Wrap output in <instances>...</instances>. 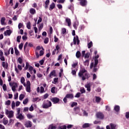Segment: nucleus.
<instances>
[{
    "label": "nucleus",
    "mask_w": 129,
    "mask_h": 129,
    "mask_svg": "<svg viewBox=\"0 0 129 129\" xmlns=\"http://www.w3.org/2000/svg\"><path fill=\"white\" fill-rule=\"evenodd\" d=\"M87 72V71L85 70V68H83L81 69V70L80 71L79 73H78L79 77L82 78V80L83 81H84L85 79H86V78H85V76H84V73Z\"/></svg>",
    "instance_id": "nucleus-1"
},
{
    "label": "nucleus",
    "mask_w": 129,
    "mask_h": 129,
    "mask_svg": "<svg viewBox=\"0 0 129 129\" xmlns=\"http://www.w3.org/2000/svg\"><path fill=\"white\" fill-rule=\"evenodd\" d=\"M52 106V102L49 100H44L42 104V108H49Z\"/></svg>",
    "instance_id": "nucleus-2"
},
{
    "label": "nucleus",
    "mask_w": 129,
    "mask_h": 129,
    "mask_svg": "<svg viewBox=\"0 0 129 129\" xmlns=\"http://www.w3.org/2000/svg\"><path fill=\"white\" fill-rule=\"evenodd\" d=\"M28 69H29V72L31 73V74H32L33 73V72H32V71H33V69H34V68H33L32 67V66H30V63H29V62H26V66L24 68V70L25 71L26 70H28Z\"/></svg>",
    "instance_id": "nucleus-3"
},
{
    "label": "nucleus",
    "mask_w": 129,
    "mask_h": 129,
    "mask_svg": "<svg viewBox=\"0 0 129 129\" xmlns=\"http://www.w3.org/2000/svg\"><path fill=\"white\" fill-rule=\"evenodd\" d=\"M74 45H76V43L77 45H79L80 43V40H79V37H78V35H76L75 37H74L73 39Z\"/></svg>",
    "instance_id": "nucleus-4"
},
{
    "label": "nucleus",
    "mask_w": 129,
    "mask_h": 129,
    "mask_svg": "<svg viewBox=\"0 0 129 129\" xmlns=\"http://www.w3.org/2000/svg\"><path fill=\"white\" fill-rule=\"evenodd\" d=\"M80 2V5L82 7H85L87 6V1L86 0H78Z\"/></svg>",
    "instance_id": "nucleus-5"
},
{
    "label": "nucleus",
    "mask_w": 129,
    "mask_h": 129,
    "mask_svg": "<svg viewBox=\"0 0 129 129\" xmlns=\"http://www.w3.org/2000/svg\"><path fill=\"white\" fill-rule=\"evenodd\" d=\"M96 115L97 118H99L100 119H103L104 118V115L101 112L97 113Z\"/></svg>",
    "instance_id": "nucleus-6"
},
{
    "label": "nucleus",
    "mask_w": 129,
    "mask_h": 129,
    "mask_svg": "<svg viewBox=\"0 0 129 129\" xmlns=\"http://www.w3.org/2000/svg\"><path fill=\"white\" fill-rule=\"evenodd\" d=\"M32 125L33 124L32 123V122L30 120H28L25 123V126L26 127H32Z\"/></svg>",
    "instance_id": "nucleus-7"
},
{
    "label": "nucleus",
    "mask_w": 129,
    "mask_h": 129,
    "mask_svg": "<svg viewBox=\"0 0 129 129\" xmlns=\"http://www.w3.org/2000/svg\"><path fill=\"white\" fill-rule=\"evenodd\" d=\"M51 101L53 102L54 104H56V103H58L60 101V99L57 97H54L51 99Z\"/></svg>",
    "instance_id": "nucleus-8"
},
{
    "label": "nucleus",
    "mask_w": 129,
    "mask_h": 129,
    "mask_svg": "<svg viewBox=\"0 0 129 129\" xmlns=\"http://www.w3.org/2000/svg\"><path fill=\"white\" fill-rule=\"evenodd\" d=\"M52 76H53L54 77H56L57 76V75H56V70H54L50 72L49 75V78H52Z\"/></svg>",
    "instance_id": "nucleus-9"
},
{
    "label": "nucleus",
    "mask_w": 129,
    "mask_h": 129,
    "mask_svg": "<svg viewBox=\"0 0 129 129\" xmlns=\"http://www.w3.org/2000/svg\"><path fill=\"white\" fill-rule=\"evenodd\" d=\"M11 34H12V31L11 30H7L4 32L5 36H11Z\"/></svg>",
    "instance_id": "nucleus-10"
},
{
    "label": "nucleus",
    "mask_w": 129,
    "mask_h": 129,
    "mask_svg": "<svg viewBox=\"0 0 129 129\" xmlns=\"http://www.w3.org/2000/svg\"><path fill=\"white\" fill-rule=\"evenodd\" d=\"M97 61H96L95 62H94V69L93 70V72L95 73L96 72V71H97V70H98V69H97Z\"/></svg>",
    "instance_id": "nucleus-11"
},
{
    "label": "nucleus",
    "mask_w": 129,
    "mask_h": 129,
    "mask_svg": "<svg viewBox=\"0 0 129 129\" xmlns=\"http://www.w3.org/2000/svg\"><path fill=\"white\" fill-rule=\"evenodd\" d=\"M16 118L19 119L20 120H23L24 119V115L22 113H20L18 115V116H16Z\"/></svg>",
    "instance_id": "nucleus-12"
},
{
    "label": "nucleus",
    "mask_w": 129,
    "mask_h": 129,
    "mask_svg": "<svg viewBox=\"0 0 129 129\" xmlns=\"http://www.w3.org/2000/svg\"><path fill=\"white\" fill-rule=\"evenodd\" d=\"M66 22L68 24V26L70 27L71 26V19L70 18H67L66 19Z\"/></svg>",
    "instance_id": "nucleus-13"
},
{
    "label": "nucleus",
    "mask_w": 129,
    "mask_h": 129,
    "mask_svg": "<svg viewBox=\"0 0 129 129\" xmlns=\"http://www.w3.org/2000/svg\"><path fill=\"white\" fill-rule=\"evenodd\" d=\"M9 85L11 87L14 86L16 88H17V87H18V84L15 82L9 83Z\"/></svg>",
    "instance_id": "nucleus-14"
},
{
    "label": "nucleus",
    "mask_w": 129,
    "mask_h": 129,
    "mask_svg": "<svg viewBox=\"0 0 129 129\" xmlns=\"http://www.w3.org/2000/svg\"><path fill=\"white\" fill-rule=\"evenodd\" d=\"M50 4V0H46L45 2V9H48V6H49Z\"/></svg>",
    "instance_id": "nucleus-15"
},
{
    "label": "nucleus",
    "mask_w": 129,
    "mask_h": 129,
    "mask_svg": "<svg viewBox=\"0 0 129 129\" xmlns=\"http://www.w3.org/2000/svg\"><path fill=\"white\" fill-rule=\"evenodd\" d=\"M89 126H90V124H89V123H85L83 125L82 127L83 128H86L87 127H89Z\"/></svg>",
    "instance_id": "nucleus-16"
},
{
    "label": "nucleus",
    "mask_w": 129,
    "mask_h": 129,
    "mask_svg": "<svg viewBox=\"0 0 129 129\" xmlns=\"http://www.w3.org/2000/svg\"><path fill=\"white\" fill-rule=\"evenodd\" d=\"M55 9V3H52L50 5L49 7V11H52V10H54Z\"/></svg>",
    "instance_id": "nucleus-17"
},
{
    "label": "nucleus",
    "mask_w": 129,
    "mask_h": 129,
    "mask_svg": "<svg viewBox=\"0 0 129 129\" xmlns=\"http://www.w3.org/2000/svg\"><path fill=\"white\" fill-rule=\"evenodd\" d=\"M13 116H14V111H10L8 115L9 118H12V117H13Z\"/></svg>",
    "instance_id": "nucleus-18"
},
{
    "label": "nucleus",
    "mask_w": 129,
    "mask_h": 129,
    "mask_svg": "<svg viewBox=\"0 0 129 129\" xmlns=\"http://www.w3.org/2000/svg\"><path fill=\"white\" fill-rule=\"evenodd\" d=\"M5 21H6V18L5 17H2L1 20V25H6V24L5 23Z\"/></svg>",
    "instance_id": "nucleus-19"
},
{
    "label": "nucleus",
    "mask_w": 129,
    "mask_h": 129,
    "mask_svg": "<svg viewBox=\"0 0 129 129\" xmlns=\"http://www.w3.org/2000/svg\"><path fill=\"white\" fill-rule=\"evenodd\" d=\"M86 88H87V90L90 92V91H91V88L90 86V84H88L87 85L85 86Z\"/></svg>",
    "instance_id": "nucleus-20"
},
{
    "label": "nucleus",
    "mask_w": 129,
    "mask_h": 129,
    "mask_svg": "<svg viewBox=\"0 0 129 129\" xmlns=\"http://www.w3.org/2000/svg\"><path fill=\"white\" fill-rule=\"evenodd\" d=\"M120 109V107L118 105H115L114 106V110L116 111V112H118Z\"/></svg>",
    "instance_id": "nucleus-21"
},
{
    "label": "nucleus",
    "mask_w": 129,
    "mask_h": 129,
    "mask_svg": "<svg viewBox=\"0 0 129 129\" xmlns=\"http://www.w3.org/2000/svg\"><path fill=\"white\" fill-rule=\"evenodd\" d=\"M2 66H3V67H4V68H5V67H6V69H7V68H8V67H9L8 62L6 63V62H5V61L2 62Z\"/></svg>",
    "instance_id": "nucleus-22"
},
{
    "label": "nucleus",
    "mask_w": 129,
    "mask_h": 129,
    "mask_svg": "<svg viewBox=\"0 0 129 129\" xmlns=\"http://www.w3.org/2000/svg\"><path fill=\"white\" fill-rule=\"evenodd\" d=\"M66 97H67V98H71V99H72L73 98L74 96H73V94H68L66 95Z\"/></svg>",
    "instance_id": "nucleus-23"
},
{
    "label": "nucleus",
    "mask_w": 129,
    "mask_h": 129,
    "mask_svg": "<svg viewBox=\"0 0 129 129\" xmlns=\"http://www.w3.org/2000/svg\"><path fill=\"white\" fill-rule=\"evenodd\" d=\"M15 126H17V127H22V126H23V124L20 122H17L15 123Z\"/></svg>",
    "instance_id": "nucleus-24"
},
{
    "label": "nucleus",
    "mask_w": 129,
    "mask_h": 129,
    "mask_svg": "<svg viewBox=\"0 0 129 129\" xmlns=\"http://www.w3.org/2000/svg\"><path fill=\"white\" fill-rule=\"evenodd\" d=\"M14 50H15V53L16 54V56H19V54H20V51H19L17 47H15Z\"/></svg>",
    "instance_id": "nucleus-25"
},
{
    "label": "nucleus",
    "mask_w": 129,
    "mask_h": 129,
    "mask_svg": "<svg viewBox=\"0 0 129 129\" xmlns=\"http://www.w3.org/2000/svg\"><path fill=\"white\" fill-rule=\"evenodd\" d=\"M30 13L31 15H35V14H36V10L33 8L30 9Z\"/></svg>",
    "instance_id": "nucleus-26"
},
{
    "label": "nucleus",
    "mask_w": 129,
    "mask_h": 129,
    "mask_svg": "<svg viewBox=\"0 0 129 129\" xmlns=\"http://www.w3.org/2000/svg\"><path fill=\"white\" fill-rule=\"evenodd\" d=\"M76 56L77 58H80V57L81 56V53L80 52V51H77V52L76 53Z\"/></svg>",
    "instance_id": "nucleus-27"
},
{
    "label": "nucleus",
    "mask_w": 129,
    "mask_h": 129,
    "mask_svg": "<svg viewBox=\"0 0 129 129\" xmlns=\"http://www.w3.org/2000/svg\"><path fill=\"white\" fill-rule=\"evenodd\" d=\"M85 66H88L89 65V59H87L84 62Z\"/></svg>",
    "instance_id": "nucleus-28"
},
{
    "label": "nucleus",
    "mask_w": 129,
    "mask_h": 129,
    "mask_svg": "<svg viewBox=\"0 0 129 129\" xmlns=\"http://www.w3.org/2000/svg\"><path fill=\"white\" fill-rule=\"evenodd\" d=\"M55 128H56V126L53 125V124H50L48 128V129H55Z\"/></svg>",
    "instance_id": "nucleus-29"
},
{
    "label": "nucleus",
    "mask_w": 129,
    "mask_h": 129,
    "mask_svg": "<svg viewBox=\"0 0 129 129\" xmlns=\"http://www.w3.org/2000/svg\"><path fill=\"white\" fill-rule=\"evenodd\" d=\"M93 46V43H92V41H90L89 43H88V48L89 49H90L91 47Z\"/></svg>",
    "instance_id": "nucleus-30"
},
{
    "label": "nucleus",
    "mask_w": 129,
    "mask_h": 129,
    "mask_svg": "<svg viewBox=\"0 0 129 129\" xmlns=\"http://www.w3.org/2000/svg\"><path fill=\"white\" fill-rule=\"evenodd\" d=\"M3 123H4V124H5V125L8 124V123H9V120L6 119V118H3Z\"/></svg>",
    "instance_id": "nucleus-31"
},
{
    "label": "nucleus",
    "mask_w": 129,
    "mask_h": 129,
    "mask_svg": "<svg viewBox=\"0 0 129 129\" xmlns=\"http://www.w3.org/2000/svg\"><path fill=\"white\" fill-rule=\"evenodd\" d=\"M26 91L27 92H31V86H26Z\"/></svg>",
    "instance_id": "nucleus-32"
},
{
    "label": "nucleus",
    "mask_w": 129,
    "mask_h": 129,
    "mask_svg": "<svg viewBox=\"0 0 129 129\" xmlns=\"http://www.w3.org/2000/svg\"><path fill=\"white\" fill-rule=\"evenodd\" d=\"M27 28L28 30H31V22H28L27 24Z\"/></svg>",
    "instance_id": "nucleus-33"
},
{
    "label": "nucleus",
    "mask_w": 129,
    "mask_h": 129,
    "mask_svg": "<svg viewBox=\"0 0 129 129\" xmlns=\"http://www.w3.org/2000/svg\"><path fill=\"white\" fill-rule=\"evenodd\" d=\"M66 28H63L61 29V34H62L63 35H65V34H66Z\"/></svg>",
    "instance_id": "nucleus-34"
},
{
    "label": "nucleus",
    "mask_w": 129,
    "mask_h": 129,
    "mask_svg": "<svg viewBox=\"0 0 129 129\" xmlns=\"http://www.w3.org/2000/svg\"><path fill=\"white\" fill-rule=\"evenodd\" d=\"M110 124L111 129H115L116 125L115 124L111 123Z\"/></svg>",
    "instance_id": "nucleus-35"
},
{
    "label": "nucleus",
    "mask_w": 129,
    "mask_h": 129,
    "mask_svg": "<svg viewBox=\"0 0 129 129\" xmlns=\"http://www.w3.org/2000/svg\"><path fill=\"white\" fill-rule=\"evenodd\" d=\"M101 100V98L99 97H96V102L99 103Z\"/></svg>",
    "instance_id": "nucleus-36"
},
{
    "label": "nucleus",
    "mask_w": 129,
    "mask_h": 129,
    "mask_svg": "<svg viewBox=\"0 0 129 129\" xmlns=\"http://www.w3.org/2000/svg\"><path fill=\"white\" fill-rule=\"evenodd\" d=\"M77 102H73L71 104V107H74V106H77L78 105Z\"/></svg>",
    "instance_id": "nucleus-37"
},
{
    "label": "nucleus",
    "mask_w": 129,
    "mask_h": 129,
    "mask_svg": "<svg viewBox=\"0 0 129 129\" xmlns=\"http://www.w3.org/2000/svg\"><path fill=\"white\" fill-rule=\"evenodd\" d=\"M23 98H25V95L21 94L19 96V99L22 100Z\"/></svg>",
    "instance_id": "nucleus-38"
},
{
    "label": "nucleus",
    "mask_w": 129,
    "mask_h": 129,
    "mask_svg": "<svg viewBox=\"0 0 129 129\" xmlns=\"http://www.w3.org/2000/svg\"><path fill=\"white\" fill-rule=\"evenodd\" d=\"M90 55V53L89 52H88L85 54L84 57L85 58V59L86 58L88 59V58H89Z\"/></svg>",
    "instance_id": "nucleus-39"
},
{
    "label": "nucleus",
    "mask_w": 129,
    "mask_h": 129,
    "mask_svg": "<svg viewBox=\"0 0 129 129\" xmlns=\"http://www.w3.org/2000/svg\"><path fill=\"white\" fill-rule=\"evenodd\" d=\"M21 38H22V36L21 35L17 36V41L18 43H20V42H21V41L20 40H21Z\"/></svg>",
    "instance_id": "nucleus-40"
},
{
    "label": "nucleus",
    "mask_w": 129,
    "mask_h": 129,
    "mask_svg": "<svg viewBox=\"0 0 129 129\" xmlns=\"http://www.w3.org/2000/svg\"><path fill=\"white\" fill-rule=\"evenodd\" d=\"M29 102V99L28 98H26L23 100V104H27Z\"/></svg>",
    "instance_id": "nucleus-41"
},
{
    "label": "nucleus",
    "mask_w": 129,
    "mask_h": 129,
    "mask_svg": "<svg viewBox=\"0 0 129 129\" xmlns=\"http://www.w3.org/2000/svg\"><path fill=\"white\" fill-rule=\"evenodd\" d=\"M44 44H48V43H49V38H45L44 41Z\"/></svg>",
    "instance_id": "nucleus-42"
},
{
    "label": "nucleus",
    "mask_w": 129,
    "mask_h": 129,
    "mask_svg": "<svg viewBox=\"0 0 129 129\" xmlns=\"http://www.w3.org/2000/svg\"><path fill=\"white\" fill-rule=\"evenodd\" d=\"M98 58H99V55H97L95 56V59H94L95 63V61H97V63H98Z\"/></svg>",
    "instance_id": "nucleus-43"
},
{
    "label": "nucleus",
    "mask_w": 129,
    "mask_h": 129,
    "mask_svg": "<svg viewBox=\"0 0 129 129\" xmlns=\"http://www.w3.org/2000/svg\"><path fill=\"white\" fill-rule=\"evenodd\" d=\"M74 111H80V108H79V107H76L74 108Z\"/></svg>",
    "instance_id": "nucleus-44"
},
{
    "label": "nucleus",
    "mask_w": 129,
    "mask_h": 129,
    "mask_svg": "<svg viewBox=\"0 0 129 129\" xmlns=\"http://www.w3.org/2000/svg\"><path fill=\"white\" fill-rule=\"evenodd\" d=\"M27 117L29 119H31V118H32V117H34V116L31 115V114H30V113H28V114H27Z\"/></svg>",
    "instance_id": "nucleus-45"
},
{
    "label": "nucleus",
    "mask_w": 129,
    "mask_h": 129,
    "mask_svg": "<svg viewBox=\"0 0 129 129\" xmlns=\"http://www.w3.org/2000/svg\"><path fill=\"white\" fill-rule=\"evenodd\" d=\"M58 82V78H54L53 79V82H52V83L53 84H56Z\"/></svg>",
    "instance_id": "nucleus-46"
},
{
    "label": "nucleus",
    "mask_w": 129,
    "mask_h": 129,
    "mask_svg": "<svg viewBox=\"0 0 129 129\" xmlns=\"http://www.w3.org/2000/svg\"><path fill=\"white\" fill-rule=\"evenodd\" d=\"M21 82L22 84H24V83H25V78L24 77H22L21 78Z\"/></svg>",
    "instance_id": "nucleus-47"
},
{
    "label": "nucleus",
    "mask_w": 129,
    "mask_h": 129,
    "mask_svg": "<svg viewBox=\"0 0 129 129\" xmlns=\"http://www.w3.org/2000/svg\"><path fill=\"white\" fill-rule=\"evenodd\" d=\"M14 107H16V103H15V101H13L12 103V109H14Z\"/></svg>",
    "instance_id": "nucleus-48"
},
{
    "label": "nucleus",
    "mask_w": 129,
    "mask_h": 129,
    "mask_svg": "<svg viewBox=\"0 0 129 129\" xmlns=\"http://www.w3.org/2000/svg\"><path fill=\"white\" fill-rule=\"evenodd\" d=\"M94 124H101V121H97V120H95L94 122Z\"/></svg>",
    "instance_id": "nucleus-49"
},
{
    "label": "nucleus",
    "mask_w": 129,
    "mask_h": 129,
    "mask_svg": "<svg viewBox=\"0 0 129 129\" xmlns=\"http://www.w3.org/2000/svg\"><path fill=\"white\" fill-rule=\"evenodd\" d=\"M23 46H24V43H21L20 44V45H19V48L20 50H22L23 49Z\"/></svg>",
    "instance_id": "nucleus-50"
},
{
    "label": "nucleus",
    "mask_w": 129,
    "mask_h": 129,
    "mask_svg": "<svg viewBox=\"0 0 129 129\" xmlns=\"http://www.w3.org/2000/svg\"><path fill=\"white\" fill-rule=\"evenodd\" d=\"M18 61L20 64H22L23 63V59H22L21 57L18 58Z\"/></svg>",
    "instance_id": "nucleus-51"
},
{
    "label": "nucleus",
    "mask_w": 129,
    "mask_h": 129,
    "mask_svg": "<svg viewBox=\"0 0 129 129\" xmlns=\"http://www.w3.org/2000/svg\"><path fill=\"white\" fill-rule=\"evenodd\" d=\"M3 89L4 91H7V85L6 84H4L3 86Z\"/></svg>",
    "instance_id": "nucleus-52"
},
{
    "label": "nucleus",
    "mask_w": 129,
    "mask_h": 129,
    "mask_svg": "<svg viewBox=\"0 0 129 129\" xmlns=\"http://www.w3.org/2000/svg\"><path fill=\"white\" fill-rule=\"evenodd\" d=\"M6 105H11V100H8L5 103Z\"/></svg>",
    "instance_id": "nucleus-53"
},
{
    "label": "nucleus",
    "mask_w": 129,
    "mask_h": 129,
    "mask_svg": "<svg viewBox=\"0 0 129 129\" xmlns=\"http://www.w3.org/2000/svg\"><path fill=\"white\" fill-rule=\"evenodd\" d=\"M80 95H81V94L80 93H77L76 95L75 96V97H77V98H79L80 97Z\"/></svg>",
    "instance_id": "nucleus-54"
},
{
    "label": "nucleus",
    "mask_w": 129,
    "mask_h": 129,
    "mask_svg": "<svg viewBox=\"0 0 129 129\" xmlns=\"http://www.w3.org/2000/svg\"><path fill=\"white\" fill-rule=\"evenodd\" d=\"M0 60H1V61H6V59L5 58V56L2 55L0 56Z\"/></svg>",
    "instance_id": "nucleus-55"
},
{
    "label": "nucleus",
    "mask_w": 129,
    "mask_h": 129,
    "mask_svg": "<svg viewBox=\"0 0 129 129\" xmlns=\"http://www.w3.org/2000/svg\"><path fill=\"white\" fill-rule=\"evenodd\" d=\"M78 65V62H76L75 63H73L72 66L73 68H76V66H77Z\"/></svg>",
    "instance_id": "nucleus-56"
},
{
    "label": "nucleus",
    "mask_w": 129,
    "mask_h": 129,
    "mask_svg": "<svg viewBox=\"0 0 129 129\" xmlns=\"http://www.w3.org/2000/svg\"><path fill=\"white\" fill-rule=\"evenodd\" d=\"M56 88L55 87H53L51 89V93H55V89Z\"/></svg>",
    "instance_id": "nucleus-57"
},
{
    "label": "nucleus",
    "mask_w": 129,
    "mask_h": 129,
    "mask_svg": "<svg viewBox=\"0 0 129 129\" xmlns=\"http://www.w3.org/2000/svg\"><path fill=\"white\" fill-rule=\"evenodd\" d=\"M59 128L60 129H67V126H66V125H62V126H61L59 127Z\"/></svg>",
    "instance_id": "nucleus-58"
},
{
    "label": "nucleus",
    "mask_w": 129,
    "mask_h": 129,
    "mask_svg": "<svg viewBox=\"0 0 129 129\" xmlns=\"http://www.w3.org/2000/svg\"><path fill=\"white\" fill-rule=\"evenodd\" d=\"M23 111L24 112H26V111H29V107H25L24 108V110H23Z\"/></svg>",
    "instance_id": "nucleus-59"
},
{
    "label": "nucleus",
    "mask_w": 129,
    "mask_h": 129,
    "mask_svg": "<svg viewBox=\"0 0 129 129\" xmlns=\"http://www.w3.org/2000/svg\"><path fill=\"white\" fill-rule=\"evenodd\" d=\"M80 92L81 93H82V94H83V93H85V89L84 88L81 89Z\"/></svg>",
    "instance_id": "nucleus-60"
},
{
    "label": "nucleus",
    "mask_w": 129,
    "mask_h": 129,
    "mask_svg": "<svg viewBox=\"0 0 129 129\" xmlns=\"http://www.w3.org/2000/svg\"><path fill=\"white\" fill-rule=\"evenodd\" d=\"M48 96H49V94H48L47 93L44 94V95L43 96L44 99H46V98H48Z\"/></svg>",
    "instance_id": "nucleus-61"
},
{
    "label": "nucleus",
    "mask_w": 129,
    "mask_h": 129,
    "mask_svg": "<svg viewBox=\"0 0 129 129\" xmlns=\"http://www.w3.org/2000/svg\"><path fill=\"white\" fill-rule=\"evenodd\" d=\"M29 110L30 111H33L34 110V107L33 106V105H32L29 108Z\"/></svg>",
    "instance_id": "nucleus-62"
},
{
    "label": "nucleus",
    "mask_w": 129,
    "mask_h": 129,
    "mask_svg": "<svg viewBox=\"0 0 129 129\" xmlns=\"http://www.w3.org/2000/svg\"><path fill=\"white\" fill-rule=\"evenodd\" d=\"M125 117H126V118H129V112H126Z\"/></svg>",
    "instance_id": "nucleus-63"
},
{
    "label": "nucleus",
    "mask_w": 129,
    "mask_h": 129,
    "mask_svg": "<svg viewBox=\"0 0 129 129\" xmlns=\"http://www.w3.org/2000/svg\"><path fill=\"white\" fill-rule=\"evenodd\" d=\"M22 27H23V24L20 23L18 25V29H21V28H22Z\"/></svg>",
    "instance_id": "nucleus-64"
}]
</instances>
